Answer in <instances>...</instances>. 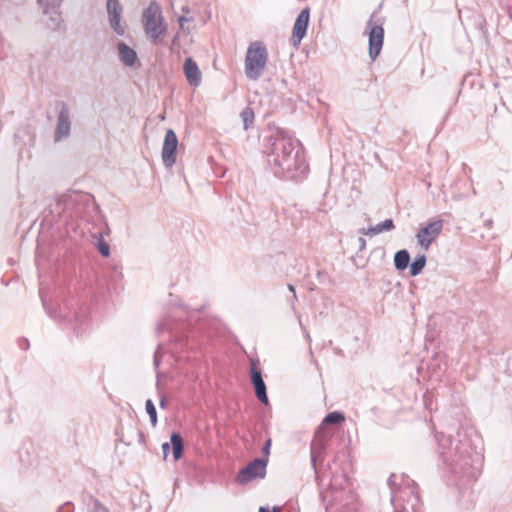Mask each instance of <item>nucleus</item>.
I'll list each match as a JSON object with an SVG mask.
<instances>
[{"instance_id":"f257e3e1","label":"nucleus","mask_w":512,"mask_h":512,"mask_svg":"<svg viewBox=\"0 0 512 512\" xmlns=\"http://www.w3.org/2000/svg\"><path fill=\"white\" fill-rule=\"evenodd\" d=\"M439 454L453 474L456 484L465 485L475 481L480 474L481 455L472 448L468 433L459 428L453 439L444 433H437Z\"/></svg>"},{"instance_id":"f03ea898","label":"nucleus","mask_w":512,"mask_h":512,"mask_svg":"<svg viewBox=\"0 0 512 512\" xmlns=\"http://www.w3.org/2000/svg\"><path fill=\"white\" fill-rule=\"evenodd\" d=\"M264 153L268 167L278 178L299 180L308 171L300 141L283 129H277L268 137Z\"/></svg>"},{"instance_id":"7ed1b4c3","label":"nucleus","mask_w":512,"mask_h":512,"mask_svg":"<svg viewBox=\"0 0 512 512\" xmlns=\"http://www.w3.org/2000/svg\"><path fill=\"white\" fill-rule=\"evenodd\" d=\"M141 21L147 39L154 45L161 43L168 26L162 15L161 7L156 1H151L143 10Z\"/></svg>"},{"instance_id":"20e7f679","label":"nucleus","mask_w":512,"mask_h":512,"mask_svg":"<svg viewBox=\"0 0 512 512\" xmlns=\"http://www.w3.org/2000/svg\"><path fill=\"white\" fill-rule=\"evenodd\" d=\"M268 62V51L261 41L252 42L246 51L244 70L249 80L257 81L263 74Z\"/></svg>"},{"instance_id":"39448f33","label":"nucleus","mask_w":512,"mask_h":512,"mask_svg":"<svg viewBox=\"0 0 512 512\" xmlns=\"http://www.w3.org/2000/svg\"><path fill=\"white\" fill-rule=\"evenodd\" d=\"M345 420V416L342 412L333 411L328 413L321 425L318 427L316 431V440H314L311 444V464L315 467V463L317 459L322 455L324 450L326 449V439L330 437L326 434V426L327 425H339Z\"/></svg>"},{"instance_id":"423d86ee","label":"nucleus","mask_w":512,"mask_h":512,"mask_svg":"<svg viewBox=\"0 0 512 512\" xmlns=\"http://www.w3.org/2000/svg\"><path fill=\"white\" fill-rule=\"evenodd\" d=\"M384 18L381 17L378 11H374L369 20L367 21V29L369 30V57L371 60H375L382 49L384 42Z\"/></svg>"},{"instance_id":"0eeeda50","label":"nucleus","mask_w":512,"mask_h":512,"mask_svg":"<svg viewBox=\"0 0 512 512\" xmlns=\"http://www.w3.org/2000/svg\"><path fill=\"white\" fill-rule=\"evenodd\" d=\"M64 0H37V5L43 15L47 16L46 27L51 31H58L64 24L61 6Z\"/></svg>"},{"instance_id":"6e6552de","label":"nucleus","mask_w":512,"mask_h":512,"mask_svg":"<svg viewBox=\"0 0 512 512\" xmlns=\"http://www.w3.org/2000/svg\"><path fill=\"white\" fill-rule=\"evenodd\" d=\"M268 459H254L244 468L240 469L236 476V481L245 485L255 479H263L266 476V467Z\"/></svg>"},{"instance_id":"1a4fd4ad","label":"nucleus","mask_w":512,"mask_h":512,"mask_svg":"<svg viewBox=\"0 0 512 512\" xmlns=\"http://www.w3.org/2000/svg\"><path fill=\"white\" fill-rule=\"evenodd\" d=\"M178 138L173 129H167L163 141L161 157L163 165L171 168L176 163Z\"/></svg>"},{"instance_id":"9d476101","label":"nucleus","mask_w":512,"mask_h":512,"mask_svg":"<svg viewBox=\"0 0 512 512\" xmlns=\"http://www.w3.org/2000/svg\"><path fill=\"white\" fill-rule=\"evenodd\" d=\"M57 106L59 107V111L54 132V140L56 142L67 138L71 132L70 111L68 105L63 101H60L57 103Z\"/></svg>"},{"instance_id":"9b49d317","label":"nucleus","mask_w":512,"mask_h":512,"mask_svg":"<svg viewBox=\"0 0 512 512\" xmlns=\"http://www.w3.org/2000/svg\"><path fill=\"white\" fill-rule=\"evenodd\" d=\"M443 228L442 220L429 222L425 227L421 228L417 235L418 244L427 251L432 242L439 236Z\"/></svg>"},{"instance_id":"f8f14e48","label":"nucleus","mask_w":512,"mask_h":512,"mask_svg":"<svg viewBox=\"0 0 512 512\" xmlns=\"http://www.w3.org/2000/svg\"><path fill=\"white\" fill-rule=\"evenodd\" d=\"M259 364V360H251V367H250V380L251 384L253 385L255 395L259 402H261L264 405H267L269 403L268 395H267V388L266 384L262 377L261 370L257 367Z\"/></svg>"},{"instance_id":"ddd939ff","label":"nucleus","mask_w":512,"mask_h":512,"mask_svg":"<svg viewBox=\"0 0 512 512\" xmlns=\"http://www.w3.org/2000/svg\"><path fill=\"white\" fill-rule=\"evenodd\" d=\"M106 11L110 28L118 36L125 34V27L121 24L123 7L119 0H107Z\"/></svg>"},{"instance_id":"4468645a","label":"nucleus","mask_w":512,"mask_h":512,"mask_svg":"<svg viewBox=\"0 0 512 512\" xmlns=\"http://www.w3.org/2000/svg\"><path fill=\"white\" fill-rule=\"evenodd\" d=\"M310 19V8L305 7L301 10L299 15L297 16L293 30H292V36L291 41L294 47H298L301 43L302 39L305 37L307 33V28L309 24Z\"/></svg>"},{"instance_id":"2eb2a0df","label":"nucleus","mask_w":512,"mask_h":512,"mask_svg":"<svg viewBox=\"0 0 512 512\" xmlns=\"http://www.w3.org/2000/svg\"><path fill=\"white\" fill-rule=\"evenodd\" d=\"M116 47L119 61L127 67H133L138 61L136 51L123 41H119Z\"/></svg>"},{"instance_id":"dca6fc26","label":"nucleus","mask_w":512,"mask_h":512,"mask_svg":"<svg viewBox=\"0 0 512 512\" xmlns=\"http://www.w3.org/2000/svg\"><path fill=\"white\" fill-rule=\"evenodd\" d=\"M183 70L187 82L194 87L201 84V72L197 63L192 58H186L183 65Z\"/></svg>"},{"instance_id":"f3484780","label":"nucleus","mask_w":512,"mask_h":512,"mask_svg":"<svg viewBox=\"0 0 512 512\" xmlns=\"http://www.w3.org/2000/svg\"><path fill=\"white\" fill-rule=\"evenodd\" d=\"M410 254L408 250L401 249L394 254V267L397 271H404L410 265Z\"/></svg>"},{"instance_id":"a211bd4d","label":"nucleus","mask_w":512,"mask_h":512,"mask_svg":"<svg viewBox=\"0 0 512 512\" xmlns=\"http://www.w3.org/2000/svg\"><path fill=\"white\" fill-rule=\"evenodd\" d=\"M170 444L172 447L173 458L175 461H178L183 456L184 451L182 436L177 432H173L170 436Z\"/></svg>"},{"instance_id":"6ab92c4d","label":"nucleus","mask_w":512,"mask_h":512,"mask_svg":"<svg viewBox=\"0 0 512 512\" xmlns=\"http://www.w3.org/2000/svg\"><path fill=\"white\" fill-rule=\"evenodd\" d=\"M83 501L86 505L87 512H109V509L92 495H86Z\"/></svg>"},{"instance_id":"aec40b11","label":"nucleus","mask_w":512,"mask_h":512,"mask_svg":"<svg viewBox=\"0 0 512 512\" xmlns=\"http://www.w3.org/2000/svg\"><path fill=\"white\" fill-rule=\"evenodd\" d=\"M69 201L70 197L67 196L56 198L54 200V203L50 204L51 214L60 217L62 213L66 210Z\"/></svg>"},{"instance_id":"412c9836","label":"nucleus","mask_w":512,"mask_h":512,"mask_svg":"<svg viewBox=\"0 0 512 512\" xmlns=\"http://www.w3.org/2000/svg\"><path fill=\"white\" fill-rule=\"evenodd\" d=\"M426 261H427V259L424 254H421V255H418L417 257H415L414 260L409 265L410 276L415 277V276L419 275L423 271V269L426 265Z\"/></svg>"},{"instance_id":"4be33fe9","label":"nucleus","mask_w":512,"mask_h":512,"mask_svg":"<svg viewBox=\"0 0 512 512\" xmlns=\"http://www.w3.org/2000/svg\"><path fill=\"white\" fill-rule=\"evenodd\" d=\"M395 225H394V222L392 219H386L380 223H378L377 225L375 226H371L368 231H367V234L369 235H377V234H380L384 231H391L392 229H394Z\"/></svg>"},{"instance_id":"5701e85b","label":"nucleus","mask_w":512,"mask_h":512,"mask_svg":"<svg viewBox=\"0 0 512 512\" xmlns=\"http://www.w3.org/2000/svg\"><path fill=\"white\" fill-rule=\"evenodd\" d=\"M240 116L243 120L244 129L247 130L254 121L255 114L253 109L249 106L245 107Z\"/></svg>"},{"instance_id":"b1692460","label":"nucleus","mask_w":512,"mask_h":512,"mask_svg":"<svg viewBox=\"0 0 512 512\" xmlns=\"http://www.w3.org/2000/svg\"><path fill=\"white\" fill-rule=\"evenodd\" d=\"M145 409L147 414L149 415L150 422L153 427L157 425V411L156 407L151 399H148L145 403Z\"/></svg>"},{"instance_id":"393cba45","label":"nucleus","mask_w":512,"mask_h":512,"mask_svg":"<svg viewBox=\"0 0 512 512\" xmlns=\"http://www.w3.org/2000/svg\"><path fill=\"white\" fill-rule=\"evenodd\" d=\"M404 481H405L406 488L409 490V493L411 494V496H413V501L418 502V500H419L418 485L414 482V480H412L408 477Z\"/></svg>"},{"instance_id":"a878e982","label":"nucleus","mask_w":512,"mask_h":512,"mask_svg":"<svg viewBox=\"0 0 512 512\" xmlns=\"http://www.w3.org/2000/svg\"><path fill=\"white\" fill-rule=\"evenodd\" d=\"M97 248H98L99 253L103 257H108L110 255V247H109L108 243H106L103 240L102 237H100L98 242H97Z\"/></svg>"},{"instance_id":"bb28decb","label":"nucleus","mask_w":512,"mask_h":512,"mask_svg":"<svg viewBox=\"0 0 512 512\" xmlns=\"http://www.w3.org/2000/svg\"><path fill=\"white\" fill-rule=\"evenodd\" d=\"M271 445H272V440L270 438H268L262 447L263 456L260 457L259 459H268L269 458Z\"/></svg>"},{"instance_id":"cd10ccee","label":"nucleus","mask_w":512,"mask_h":512,"mask_svg":"<svg viewBox=\"0 0 512 512\" xmlns=\"http://www.w3.org/2000/svg\"><path fill=\"white\" fill-rule=\"evenodd\" d=\"M57 512H74V506L71 502H66L58 507Z\"/></svg>"},{"instance_id":"c85d7f7f","label":"nucleus","mask_w":512,"mask_h":512,"mask_svg":"<svg viewBox=\"0 0 512 512\" xmlns=\"http://www.w3.org/2000/svg\"><path fill=\"white\" fill-rule=\"evenodd\" d=\"M288 289L292 293V298L289 300L292 310H295V301L297 300L296 291L292 284H288Z\"/></svg>"},{"instance_id":"c756f323","label":"nucleus","mask_w":512,"mask_h":512,"mask_svg":"<svg viewBox=\"0 0 512 512\" xmlns=\"http://www.w3.org/2000/svg\"><path fill=\"white\" fill-rule=\"evenodd\" d=\"M316 276H317L318 281H319L320 283H325V282H326V280H328V279H329V276H328L327 272H325V271H323V270H319V271L317 272V275H316Z\"/></svg>"},{"instance_id":"7c9ffc66","label":"nucleus","mask_w":512,"mask_h":512,"mask_svg":"<svg viewBox=\"0 0 512 512\" xmlns=\"http://www.w3.org/2000/svg\"><path fill=\"white\" fill-rule=\"evenodd\" d=\"M170 449H171V444L168 443V442H164L162 444V453H163V456H164V459L167 458L169 452H170Z\"/></svg>"},{"instance_id":"2f4dec72","label":"nucleus","mask_w":512,"mask_h":512,"mask_svg":"<svg viewBox=\"0 0 512 512\" xmlns=\"http://www.w3.org/2000/svg\"><path fill=\"white\" fill-rule=\"evenodd\" d=\"M192 20V18H188L185 14H183L182 16H180L178 18V22H179V25H180V28L183 29L184 27V23L185 22H190Z\"/></svg>"},{"instance_id":"473e14b6","label":"nucleus","mask_w":512,"mask_h":512,"mask_svg":"<svg viewBox=\"0 0 512 512\" xmlns=\"http://www.w3.org/2000/svg\"><path fill=\"white\" fill-rule=\"evenodd\" d=\"M160 364V354H159V348L154 353V366L158 368Z\"/></svg>"},{"instance_id":"72a5a7b5","label":"nucleus","mask_w":512,"mask_h":512,"mask_svg":"<svg viewBox=\"0 0 512 512\" xmlns=\"http://www.w3.org/2000/svg\"><path fill=\"white\" fill-rule=\"evenodd\" d=\"M359 251H363L366 248V240L363 237L358 238Z\"/></svg>"},{"instance_id":"f704fd0d","label":"nucleus","mask_w":512,"mask_h":512,"mask_svg":"<svg viewBox=\"0 0 512 512\" xmlns=\"http://www.w3.org/2000/svg\"><path fill=\"white\" fill-rule=\"evenodd\" d=\"M484 227L487 229V230H491L492 227H493V220L492 219H487L484 221Z\"/></svg>"},{"instance_id":"c9c22d12","label":"nucleus","mask_w":512,"mask_h":512,"mask_svg":"<svg viewBox=\"0 0 512 512\" xmlns=\"http://www.w3.org/2000/svg\"><path fill=\"white\" fill-rule=\"evenodd\" d=\"M259 512H271V511H270V509H269V508H267V507H263V506H262V507H260V508H259ZM273 512H278V508H277V507H274V508H273Z\"/></svg>"},{"instance_id":"e433bc0d","label":"nucleus","mask_w":512,"mask_h":512,"mask_svg":"<svg viewBox=\"0 0 512 512\" xmlns=\"http://www.w3.org/2000/svg\"><path fill=\"white\" fill-rule=\"evenodd\" d=\"M394 477H395V475H394V474H392V475L388 478V484H389V486L391 487V489H393V486L395 485Z\"/></svg>"},{"instance_id":"4c0bfd02","label":"nucleus","mask_w":512,"mask_h":512,"mask_svg":"<svg viewBox=\"0 0 512 512\" xmlns=\"http://www.w3.org/2000/svg\"><path fill=\"white\" fill-rule=\"evenodd\" d=\"M182 12L187 15L189 14L190 10H189V7L188 6H182L181 8Z\"/></svg>"},{"instance_id":"58836bf2","label":"nucleus","mask_w":512,"mask_h":512,"mask_svg":"<svg viewBox=\"0 0 512 512\" xmlns=\"http://www.w3.org/2000/svg\"><path fill=\"white\" fill-rule=\"evenodd\" d=\"M166 406V399L164 397H162L160 399V407L164 408Z\"/></svg>"},{"instance_id":"ea45409f","label":"nucleus","mask_w":512,"mask_h":512,"mask_svg":"<svg viewBox=\"0 0 512 512\" xmlns=\"http://www.w3.org/2000/svg\"><path fill=\"white\" fill-rule=\"evenodd\" d=\"M157 329H158V331H162L164 329V327L162 325H159Z\"/></svg>"},{"instance_id":"a19ab883","label":"nucleus","mask_w":512,"mask_h":512,"mask_svg":"<svg viewBox=\"0 0 512 512\" xmlns=\"http://www.w3.org/2000/svg\"><path fill=\"white\" fill-rule=\"evenodd\" d=\"M177 35L173 38V43H175L176 39H177Z\"/></svg>"}]
</instances>
